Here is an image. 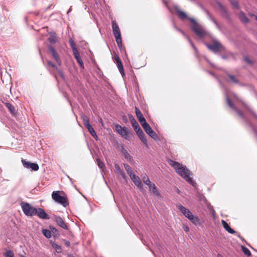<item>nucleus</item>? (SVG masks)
Instances as JSON below:
<instances>
[{"label": "nucleus", "mask_w": 257, "mask_h": 257, "mask_svg": "<svg viewBox=\"0 0 257 257\" xmlns=\"http://www.w3.org/2000/svg\"><path fill=\"white\" fill-rule=\"evenodd\" d=\"M50 243L57 253H60L62 252V247L60 245L56 244L52 240H50Z\"/></svg>", "instance_id": "obj_28"}, {"label": "nucleus", "mask_w": 257, "mask_h": 257, "mask_svg": "<svg viewBox=\"0 0 257 257\" xmlns=\"http://www.w3.org/2000/svg\"><path fill=\"white\" fill-rule=\"evenodd\" d=\"M211 21L216 25L217 28L218 29H219V26L218 24V23L216 22V21L214 18H211Z\"/></svg>", "instance_id": "obj_46"}, {"label": "nucleus", "mask_w": 257, "mask_h": 257, "mask_svg": "<svg viewBox=\"0 0 257 257\" xmlns=\"http://www.w3.org/2000/svg\"><path fill=\"white\" fill-rule=\"evenodd\" d=\"M225 97H226V100L227 103L228 105V106L231 108V109L235 110L237 113L243 119H244V116L243 114V113L242 111L238 109L234 105L233 103L232 102V101L230 99V98L227 96L226 93H225Z\"/></svg>", "instance_id": "obj_10"}, {"label": "nucleus", "mask_w": 257, "mask_h": 257, "mask_svg": "<svg viewBox=\"0 0 257 257\" xmlns=\"http://www.w3.org/2000/svg\"><path fill=\"white\" fill-rule=\"evenodd\" d=\"M135 113L141 125L147 122L141 110L137 107H135Z\"/></svg>", "instance_id": "obj_16"}, {"label": "nucleus", "mask_w": 257, "mask_h": 257, "mask_svg": "<svg viewBox=\"0 0 257 257\" xmlns=\"http://www.w3.org/2000/svg\"><path fill=\"white\" fill-rule=\"evenodd\" d=\"M123 50L125 51V48L122 46V48H121V50H120V51H122Z\"/></svg>", "instance_id": "obj_62"}, {"label": "nucleus", "mask_w": 257, "mask_h": 257, "mask_svg": "<svg viewBox=\"0 0 257 257\" xmlns=\"http://www.w3.org/2000/svg\"><path fill=\"white\" fill-rule=\"evenodd\" d=\"M96 161L97 163L98 166L100 168L103 169L105 167L104 164L99 158L96 159Z\"/></svg>", "instance_id": "obj_42"}, {"label": "nucleus", "mask_w": 257, "mask_h": 257, "mask_svg": "<svg viewBox=\"0 0 257 257\" xmlns=\"http://www.w3.org/2000/svg\"><path fill=\"white\" fill-rule=\"evenodd\" d=\"M123 119H125V120L126 121H127V118H126V116H123Z\"/></svg>", "instance_id": "obj_63"}, {"label": "nucleus", "mask_w": 257, "mask_h": 257, "mask_svg": "<svg viewBox=\"0 0 257 257\" xmlns=\"http://www.w3.org/2000/svg\"><path fill=\"white\" fill-rule=\"evenodd\" d=\"M116 42L117 43V45L119 48L120 50H121V48H122V41H121V38H116Z\"/></svg>", "instance_id": "obj_39"}, {"label": "nucleus", "mask_w": 257, "mask_h": 257, "mask_svg": "<svg viewBox=\"0 0 257 257\" xmlns=\"http://www.w3.org/2000/svg\"><path fill=\"white\" fill-rule=\"evenodd\" d=\"M193 224L196 226H202V223L197 215H194L189 219Z\"/></svg>", "instance_id": "obj_20"}, {"label": "nucleus", "mask_w": 257, "mask_h": 257, "mask_svg": "<svg viewBox=\"0 0 257 257\" xmlns=\"http://www.w3.org/2000/svg\"><path fill=\"white\" fill-rule=\"evenodd\" d=\"M4 255L6 257H14V252L11 250H7Z\"/></svg>", "instance_id": "obj_41"}, {"label": "nucleus", "mask_w": 257, "mask_h": 257, "mask_svg": "<svg viewBox=\"0 0 257 257\" xmlns=\"http://www.w3.org/2000/svg\"><path fill=\"white\" fill-rule=\"evenodd\" d=\"M48 65L50 66H51L52 67L57 69V67H56V65L52 61L49 60L47 61Z\"/></svg>", "instance_id": "obj_45"}, {"label": "nucleus", "mask_w": 257, "mask_h": 257, "mask_svg": "<svg viewBox=\"0 0 257 257\" xmlns=\"http://www.w3.org/2000/svg\"><path fill=\"white\" fill-rule=\"evenodd\" d=\"M169 162V164L176 170V172L189 184L194 186L195 185L196 183L193 181V178L190 176V171L185 165L172 160H170Z\"/></svg>", "instance_id": "obj_2"}, {"label": "nucleus", "mask_w": 257, "mask_h": 257, "mask_svg": "<svg viewBox=\"0 0 257 257\" xmlns=\"http://www.w3.org/2000/svg\"><path fill=\"white\" fill-rule=\"evenodd\" d=\"M116 131L125 140L131 141L134 137L133 133L127 127H121L119 124L115 125Z\"/></svg>", "instance_id": "obj_4"}, {"label": "nucleus", "mask_w": 257, "mask_h": 257, "mask_svg": "<svg viewBox=\"0 0 257 257\" xmlns=\"http://www.w3.org/2000/svg\"><path fill=\"white\" fill-rule=\"evenodd\" d=\"M184 230L186 232H187L189 231V228L188 226H185L184 227Z\"/></svg>", "instance_id": "obj_50"}, {"label": "nucleus", "mask_w": 257, "mask_h": 257, "mask_svg": "<svg viewBox=\"0 0 257 257\" xmlns=\"http://www.w3.org/2000/svg\"><path fill=\"white\" fill-rule=\"evenodd\" d=\"M52 199L56 202L62 205L64 207L68 205V199L65 196L60 195V191H55L52 194Z\"/></svg>", "instance_id": "obj_6"}, {"label": "nucleus", "mask_w": 257, "mask_h": 257, "mask_svg": "<svg viewBox=\"0 0 257 257\" xmlns=\"http://www.w3.org/2000/svg\"><path fill=\"white\" fill-rule=\"evenodd\" d=\"M20 257H26V256L25 255H21L20 256Z\"/></svg>", "instance_id": "obj_64"}, {"label": "nucleus", "mask_w": 257, "mask_h": 257, "mask_svg": "<svg viewBox=\"0 0 257 257\" xmlns=\"http://www.w3.org/2000/svg\"><path fill=\"white\" fill-rule=\"evenodd\" d=\"M133 181L138 187H141L142 186V181L139 177H137V178L133 180Z\"/></svg>", "instance_id": "obj_34"}, {"label": "nucleus", "mask_w": 257, "mask_h": 257, "mask_svg": "<svg viewBox=\"0 0 257 257\" xmlns=\"http://www.w3.org/2000/svg\"><path fill=\"white\" fill-rule=\"evenodd\" d=\"M118 58H119L117 55L114 57V59H115L116 64L117 63V60H118Z\"/></svg>", "instance_id": "obj_56"}, {"label": "nucleus", "mask_w": 257, "mask_h": 257, "mask_svg": "<svg viewBox=\"0 0 257 257\" xmlns=\"http://www.w3.org/2000/svg\"><path fill=\"white\" fill-rule=\"evenodd\" d=\"M216 3L221 12L222 17L226 19H230V15L227 9L220 2L217 1Z\"/></svg>", "instance_id": "obj_13"}, {"label": "nucleus", "mask_w": 257, "mask_h": 257, "mask_svg": "<svg viewBox=\"0 0 257 257\" xmlns=\"http://www.w3.org/2000/svg\"><path fill=\"white\" fill-rule=\"evenodd\" d=\"M112 27L113 34L115 39L120 38L121 34H120L119 28L118 25L115 22V21L112 22Z\"/></svg>", "instance_id": "obj_18"}, {"label": "nucleus", "mask_w": 257, "mask_h": 257, "mask_svg": "<svg viewBox=\"0 0 257 257\" xmlns=\"http://www.w3.org/2000/svg\"><path fill=\"white\" fill-rule=\"evenodd\" d=\"M174 27L178 32L181 33L185 38H186L187 39V40H188L189 42L190 43V45H191V46L192 47L193 49L195 51V52L196 53H197L198 50H197V48H196V47L195 46V45H194V44L192 43V42L190 40V38L188 36H187L182 30L176 27L175 26H174Z\"/></svg>", "instance_id": "obj_22"}, {"label": "nucleus", "mask_w": 257, "mask_h": 257, "mask_svg": "<svg viewBox=\"0 0 257 257\" xmlns=\"http://www.w3.org/2000/svg\"><path fill=\"white\" fill-rule=\"evenodd\" d=\"M21 206L24 214L28 216H33L36 215L37 208L33 207L29 203L25 202H22Z\"/></svg>", "instance_id": "obj_5"}, {"label": "nucleus", "mask_w": 257, "mask_h": 257, "mask_svg": "<svg viewBox=\"0 0 257 257\" xmlns=\"http://www.w3.org/2000/svg\"><path fill=\"white\" fill-rule=\"evenodd\" d=\"M221 223L223 228L226 230L228 232L231 234H234L235 233V230H234L232 228L230 227L229 225L224 220H221Z\"/></svg>", "instance_id": "obj_24"}, {"label": "nucleus", "mask_w": 257, "mask_h": 257, "mask_svg": "<svg viewBox=\"0 0 257 257\" xmlns=\"http://www.w3.org/2000/svg\"><path fill=\"white\" fill-rule=\"evenodd\" d=\"M119 148L120 149V152L123 155L124 158L127 161L131 162L133 159L129 153L127 152V150L122 146H120Z\"/></svg>", "instance_id": "obj_21"}, {"label": "nucleus", "mask_w": 257, "mask_h": 257, "mask_svg": "<svg viewBox=\"0 0 257 257\" xmlns=\"http://www.w3.org/2000/svg\"><path fill=\"white\" fill-rule=\"evenodd\" d=\"M207 207L210 212L214 209L213 206H211L210 204L208 205Z\"/></svg>", "instance_id": "obj_49"}, {"label": "nucleus", "mask_w": 257, "mask_h": 257, "mask_svg": "<svg viewBox=\"0 0 257 257\" xmlns=\"http://www.w3.org/2000/svg\"><path fill=\"white\" fill-rule=\"evenodd\" d=\"M203 10L206 13L207 16H208V15H209L210 14V13L209 12V11L208 10H207L206 9L203 8Z\"/></svg>", "instance_id": "obj_54"}, {"label": "nucleus", "mask_w": 257, "mask_h": 257, "mask_svg": "<svg viewBox=\"0 0 257 257\" xmlns=\"http://www.w3.org/2000/svg\"><path fill=\"white\" fill-rule=\"evenodd\" d=\"M23 166L27 169H30L32 171H37L39 170V167L37 163H31L23 159L22 160Z\"/></svg>", "instance_id": "obj_12"}, {"label": "nucleus", "mask_w": 257, "mask_h": 257, "mask_svg": "<svg viewBox=\"0 0 257 257\" xmlns=\"http://www.w3.org/2000/svg\"><path fill=\"white\" fill-rule=\"evenodd\" d=\"M150 191H152L154 195L159 196L160 193L158 192L157 188L154 183H152L151 185L148 186Z\"/></svg>", "instance_id": "obj_26"}, {"label": "nucleus", "mask_w": 257, "mask_h": 257, "mask_svg": "<svg viewBox=\"0 0 257 257\" xmlns=\"http://www.w3.org/2000/svg\"><path fill=\"white\" fill-rule=\"evenodd\" d=\"M217 80H218V81L219 82V83H220V84L222 85V83L221 82V81L220 80L218 79H217Z\"/></svg>", "instance_id": "obj_61"}, {"label": "nucleus", "mask_w": 257, "mask_h": 257, "mask_svg": "<svg viewBox=\"0 0 257 257\" xmlns=\"http://www.w3.org/2000/svg\"><path fill=\"white\" fill-rule=\"evenodd\" d=\"M65 244L67 246H69L70 245V242L68 240H65Z\"/></svg>", "instance_id": "obj_51"}, {"label": "nucleus", "mask_w": 257, "mask_h": 257, "mask_svg": "<svg viewBox=\"0 0 257 257\" xmlns=\"http://www.w3.org/2000/svg\"><path fill=\"white\" fill-rule=\"evenodd\" d=\"M239 18L240 21L244 24H247L249 23V20L248 18L246 16L245 14L241 11L239 13Z\"/></svg>", "instance_id": "obj_25"}, {"label": "nucleus", "mask_w": 257, "mask_h": 257, "mask_svg": "<svg viewBox=\"0 0 257 257\" xmlns=\"http://www.w3.org/2000/svg\"><path fill=\"white\" fill-rule=\"evenodd\" d=\"M83 122L84 125L87 128L89 133L96 139L97 140V136L91 125L89 123L88 119L84 117L83 118Z\"/></svg>", "instance_id": "obj_11"}, {"label": "nucleus", "mask_w": 257, "mask_h": 257, "mask_svg": "<svg viewBox=\"0 0 257 257\" xmlns=\"http://www.w3.org/2000/svg\"><path fill=\"white\" fill-rule=\"evenodd\" d=\"M69 42L70 45L71 47V49H72L73 53L77 52L78 50L77 49V48L75 47V42L73 41V40H72V39H70L69 40Z\"/></svg>", "instance_id": "obj_33"}, {"label": "nucleus", "mask_w": 257, "mask_h": 257, "mask_svg": "<svg viewBox=\"0 0 257 257\" xmlns=\"http://www.w3.org/2000/svg\"><path fill=\"white\" fill-rule=\"evenodd\" d=\"M250 16H251V17L254 18V19H255L256 21H257V16H256V15H254V14H251Z\"/></svg>", "instance_id": "obj_55"}, {"label": "nucleus", "mask_w": 257, "mask_h": 257, "mask_svg": "<svg viewBox=\"0 0 257 257\" xmlns=\"http://www.w3.org/2000/svg\"><path fill=\"white\" fill-rule=\"evenodd\" d=\"M210 75H211L212 76L216 77L215 75L212 72H209Z\"/></svg>", "instance_id": "obj_59"}, {"label": "nucleus", "mask_w": 257, "mask_h": 257, "mask_svg": "<svg viewBox=\"0 0 257 257\" xmlns=\"http://www.w3.org/2000/svg\"><path fill=\"white\" fill-rule=\"evenodd\" d=\"M115 168L116 170L117 171L118 173L119 174H120L123 177V178H124L125 175H124V173L123 172L122 170L121 169V168L119 166V165L117 164H115Z\"/></svg>", "instance_id": "obj_38"}, {"label": "nucleus", "mask_w": 257, "mask_h": 257, "mask_svg": "<svg viewBox=\"0 0 257 257\" xmlns=\"http://www.w3.org/2000/svg\"><path fill=\"white\" fill-rule=\"evenodd\" d=\"M217 257H224L221 254L218 253L217 254Z\"/></svg>", "instance_id": "obj_60"}, {"label": "nucleus", "mask_w": 257, "mask_h": 257, "mask_svg": "<svg viewBox=\"0 0 257 257\" xmlns=\"http://www.w3.org/2000/svg\"><path fill=\"white\" fill-rule=\"evenodd\" d=\"M221 58L224 60H226L228 58V56L227 55H223L221 56Z\"/></svg>", "instance_id": "obj_52"}, {"label": "nucleus", "mask_w": 257, "mask_h": 257, "mask_svg": "<svg viewBox=\"0 0 257 257\" xmlns=\"http://www.w3.org/2000/svg\"><path fill=\"white\" fill-rule=\"evenodd\" d=\"M117 68L120 73L122 77L125 76L124 72L123 70V65L121 63V60L120 58H118V60H117V63H116Z\"/></svg>", "instance_id": "obj_27"}, {"label": "nucleus", "mask_w": 257, "mask_h": 257, "mask_svg": "<svg viewBox=\"0 0 257 257\" xmlns=\"http://www.w3.org/2000/svg\"><path fill=\"white\" fill-rule=\"evenodd\" d=\"M206 46L214 54L225 50L224 47L217 40H214L212 44H207Z\"/></svg>", "instance_id": "obj_7"}, {"label": "nucleus", "mask_w": 257, "mask_h": 257, "mask_svg": "<svg viewBox=\"0 0 257 257\" xmlns=\"http://www.w3.org/2000/svg\"><path fill=\"white\" fill-rule=\"evenodd\" d=\"M50 229L51 233L52 232L54 235H59V232L57 228L53 226H50Z\"/></svg>", "instance_id": "obj_40"}, {"label": "nucleus", "mask_w": 257, "mask_h": 257, "mask_svg": "<svg viewBox=\"0 0 257 257\" xmlns=\"http://www.w3.org/2000/svg\"><path fill=\"white\" fill-rule=\"evenodd\" d=\"M128 116L131 121L132 126H133L134 131L136 132V134H137L138 136L140 139L141 141L143 143V144L146 147H148V145L147 144V140L145 137V134L144 133V132H143L141 128V127L140 126L139 123L136 121V120L135 119V118L133 116V115L129 114Z\"/></svg>", "instance_id": "obj_3"}, {"label": "nucleus", "mask_w": 257, "mask_h": 257, "mask_svg": "<svg viewBox=\"0 0 257 257\" xmlns=\"http://www.w3.org/2000/svg\"><path fill=\"white\" fill-rule=\"evenodd\" d=\"M173 8L180 20H184L187 19L193 24L191 30L197 36L200 38H203L207 35V32L204 28L198 24L194 18L188 17L187 15L184 12L180 10L178 5H174Z\"/></svg>", "instance_id": "obj_1"}, {"label": "nucleus", "mask_w": 257, "mask_h": 257, "mask_svg": "<svg viewBox=\"0 0 257 257\" xmlns=\"http://www.w3.org/2000/svg\"><path fill=\"white\" fill-rule=\"evenodd\" d=\"M55 220L58 225L64 229L68 230V228L63 219L59 216H54Z\"/></svg>", "instance_id": "obj_19"}, {"label": "nucleus", "mask_w": 257, "mask_h": 257, "mask_svg": "<svg viewBox=\"0 0 257 257\" xmlns=\"http://www.w3.org/2000/svg\"><path fill=\"white\" fill-rule=\"evenodd\" d=\"M229 1L232 6L235 9L237 10H239L240 9L239 4L236 0H229Z\"/></svg>", "instance_id": "obj_36"}, {"label": "nucleus", "mask_w": 257, "mask_h": 257, "mask_svg": "<svg viewBox=\"0 0 257 257\" xmlns=\"http://www.w3.org/2000/svg\"><path fill=\"white\" fill-rule=\"evenodd\" d=\"M244 61L249 64V65H251L253 64V62L252 60H251L247 56L244 57Z\"/></svg>", "instance_id": "obj_44"}, {"label": "nucleus", "mask_w": 257, "mask_h": 257, "mask_svg": "<svg viewBox=\"0 0 257 257\" xmlns=\"http://www.w3.org/2000/svg\"><path fill=\"white\" fill-rule=\"evenodd\" d=\"M73 55L74 56L75 58L77 60V63L79 64L80 68L83 69L84 68L83 62L82 59H81L78 51L77 52H74Z\"/></svg>", "instance_id": "obj_23"}, {"label": "nucleus", "mask_w": 257, "mask_h": 257, "mask_svg": "<svg viewBox=\"0 0 257 257\" xmlns=\"http://www.w3.org/2000/svg\"><path fill=\"white\" fill-rule=\"evenodd\" d=\"M208 17L209 18V19L211 21V18H213L212 17V16H211V14H210L209 15H208Z\"/></svg>", "instance_id": "obj_57"}, {"label": "nucleus", "mask_w": 257, "mask_h": 257, "mask_svg": "<svg viewBox=\"0 0 257 257\" xmlns=\"http://www.w3.org/2000/svg\"><path fill=\"white\" fill-rule=\"evenodd\" d=\"M142 177L143 181L145 184H146L148 186L151 185L152 183L151 182L150 178L146 173L143 174Z\"/></svg>", "instance_id": "obj_29"}, {"label": "nucleus", "mask_w": 257, "mask_h": 257, "mask_svg": "<svg viewBox=\"0 0 257 257\" xmlns=\"http://www.w3.org/2000/svg\"><path fill=\"white\" fill-rule=\"evenodd\" d=\"M124 167L126 171H127L128 174H130L133 172V171L131 168V167L127 164H124Z\"/></svg>", "instance_id": "obj_43"}, {"label": "nucleus", "mask_w": 257, "mask_h": 257, "mask_svg": "<svg viewBox=\"0 0 257 257\" xmlns=\"http://www.w3.org/2000/svg\"><path fill=\"white\" fill-rule=\"evenodd\" d=\"M48 49L53 58L55 60L57 64L59 66H61L62 64V61L59 57L58 52L55 49L54 47L52 45H48Z\"/></svg>", "instance_id": "obj_9"}, {"label": "nucleus", "mask_w": 257, "mask_h": 257, "mask_svg": "<svg viewBox=\"0 0 257 257\" xmlns=\"http://www.w3.org/2000/svg\"><path fill=\"white\" fill-rule=\"evenodd\" d=\"M241 249H242V250L243 252L245 255H246L247 256H250L251 255L250 251H249V250L247 247H246L245 246L242 245L241 246Z\"/></svg>", "instance_id": "obj_37"}, {"label": "nucleus", "mask_w": 257, "mask_h": 257, "mask_svg": "<svg viewBox=\"0 0 257 257\" xmlns=\"http://www.w3.org/2000/svg\"><path fill=\"white\" fill-rule=\"evenodd\" d=\"M208 17L209 18V19L211 21V18H213L212 17V16H211V14H210L209 15H208Z\"/></svg>", "instance_id": "obj_58"}, {"label": "nucleus", "mask_w": 257, "mask_h": 257, "mask_svg": "<svg viewBox=\"0 0 257 257\" xmlns=\"http://www.w3.org/2000/svg\"><path fill=\"white\" fill-rule=\"evenodd\" d=\"M42 233L43 235L47 238H50L51 237V232L50 230L47 229H43Z\"/></svg>", "instance_id": "obj_32"}, {"label": "nucleus", "mask_w": 257, "mask_h": 257, "mask_svg": "<svg viewBox=\"0 0 257 257\" xmlns=\"http://www.w3.org/2000/svg\"><path fill=\"white\" fill-rule=\"evenodd\" d=\"M49 42L51 44H54L58 41L57 37L54 35H51V37L48 39Z\"/></svg>", "instance_id": "obj_35"}, {"label": "nucleus", "mask_w": 257, "mask_h": 257, "mask_svg": "<svg viewBox=\"0 0 257 257\" xmlns=\"http://www.w3.org/2000/svg\"><path fill=\"white\" fill-rule=\"evenodd\" d=\"M178 208L181 213L188 219L193 215V214L188 209L181 204H179L178 206Z\"/></svg>", "instance_id": "obj_15"}, {"label": "nucleus", "mask_w": 257, "mask_h": 257, "mask_svg": "<svg viewBox=\"0 0 257 257\" xmlns=\"http://www.w3.org/2000/svg\"><path fill=\"white\" fill-rule=\"evenodd\" d=\"M6 106L12 114H14L16 113L15 108L11 103H6Z\"/></svg>", "instance_id": "obj_31"}, {"label": "nucleus", "mask_w": 257, "mask_h": 257, "mask_svg": "<svg viewBox=\"0 0 257 257\" xmlns=\"http://www.w3.org/2000/svg\"><path fill=\"white\" fill-rule=\"evenodd\" d=\"M131 178L133 180H134L135 179H136L137 177H138L137 176H136L135 174H134L133 172L132 173H131L130 174H129Z\"/></svg>", "instance_id": "obj_47"}, {"label": "nucleus", "mask_w": 257, "mask_h": 257, "mask_svg": "<svg viewBox=\"0 0 257 257\" xmlns=\"http://www.w3.org/2000/svg\"><path fill=\"white\" fill-rule=\"evenodd\" d=\"M210 213L212 214L213 217L215 216V211L214 209L213 210H212L211 211H210Z\"/></svg>", "instance_id": "obj_53"}, {"label": "nucleus", "mask_w": 257, "mask_h": 257, "mask_svg": "<svg viewBox=\"0 0 257 257\" xmlns=\"http://www.w3.org/2000/svg\"><path fill=\"white\" fill-rule=\"evenodd\" d=\"M146 133L149 135L155 141H157L159 139L158 136L156 133L151 127L149 124L147 122L142 125Z\"/></svg>", "instance_id": "obj_8"}, {"label": "nucleus", "mask_w": 257, "mask_h": 257, "mask_svg": "<svg viewBox=\"0 0 257 257\" xmlns=\"http://www.w3.org/2000/svg\"><path fill=\"white\" fill-rule=\"evenodd\" d=\"M243 105L246 107L252 113L253 116L257 120V115L247 105H246L244 102H242ZM247 125L253 131L255 136L257 138V126H254L253 125L251 122H246Z\"/></svg>", "instance_id": "obj_14"}, {"label": "nucleus", "mask_w": 257, "mask_h": 257, "mask_svg": "<svg viewBox=\"0 0 257 257\" xmlns=\"http://www.w3.org/2000/svg\"><path fill=\"white\" fill-rule=\"evenodd\" d=\"M58 72L59 74V75H60V76L62 78H64V73H63L62 71L61 70H58Z\"/></svg>", "instance_id": "obj_48"}, {"label": "nucleus", "mask_w": 257, "mask_h": 257, "mask_svg": "<svg viewBox=\"0 0 257 257\" xmlns=\"http://www.w3.org/2000/svg\"><path fill=\"white\" fill-rule=\"evenodd\" d=\"M227 75L229 77V78L230 79L231 81H232V82H233V83H234L235 84H238V85H241V84L239 83V81L235 77V76H234L233 75H231L230 74H229V73H227Z\"/></svg>", "instance_id": "obj_30"}, {"label": "nucleus", "mask_w": 257, "mask_h": 257, "mask_svg": "<svg viewBox=\"0 0 257 257\" xmlns=\"http://www.w3.org/2000/svg\"><path fill=\"white\" fill-rule=\"evenodd\" d=\"M36 210V214H37L39 218L46 220L50 219L49 216L46 213L44 209L42 208H38Z\"/></svg>", "instance_id": "obj_17"}]
</instances>
